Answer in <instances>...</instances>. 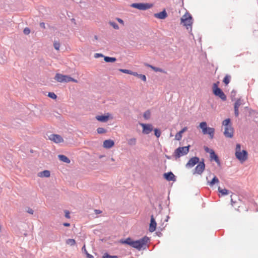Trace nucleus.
Instances as JSON below:
<instances>
[{"instance_id": "nucleus-3", "label": "nucleus", "mask_w": 258, "mask_h": 258, "mask_svg": "<svg viewBox=\"0 0 258 258\" xmlns=\"http://www.w3.org/2000/svg\"><path fill=\"white\" fill-rule=\"evenodd\" d=\"M235 156L241 162H243L247 159V152L245 150H241L239 144L236 145L235 149Z\"/></svg>"}, {"instance_id": "nucleus-50", "label": "nucleus", "mask_w": 258, "mask_h": 258, "mask_svg": "<svg viewBox=\"0 0 258 258\" xmlns=\"http://www.w3.org/2000/svg\"><path fill=\"white\" fill-rule=\"evenodd\" d=\"M94 212L96 214H99L102 213V211L99 210H95Z\"/></svg>"}, {"instance_id": "nucleus-43", "label": "nucleus", "mask_w": 258, "mask_h": 258, "mask_svg": "<svg viewBox=\"0 0 258 258\" xmlns=\"http://www.w3.org/2000/svg\"><path fill=\"white\" fill-rule=\"evenodd\" d=\"M27 212L32 215L34 213V211L32 209L29 208L27 210Z\"/></svg>"}, {"instance_id": "nucleus-51", "label": "nucleus", "mask_w": 258, "mask_h": 258, "mask_svg": "<svg viewBox=\"0 0 258 258\" xmlns=\"http://www.w3.org/2000/svg\"><path fill=\"white\" fill-rule=\"evenodd\" d=\"M86 255H87V257L88 258H93V256L91 255V254H90L89 253H88L87 251H86Z\"/></svg>"}, {"instance_id": "nucleus-29", "label": "nucleus", "mask_w": 258, "mask_h": 258, "mask_svg": "<svg viewBox=\"0 0 258 258\" xmlns=\"http://www.w3.org/2000/svg\"><path fill=\"white\" fill-rule=\"evenodd\" d=\"M66 243L67 244L72 246L76 244V241L74 239H69L67 240Z\"/></svg>"}, {"instance_id": "nucleus-54", "label": "nucleus", "mask_w": 258, "mask_h": 258, "mask_svg": "<svg viewBox=\"0 0 258 258\" xmlns=\"http://www.w3.org/2000/svg\"><path fill=\"white\" fill-rule=\"evenodd\" d=\"M41 27L44 28L45 27V24L44 23H40Z\"/></svg>"}, {"instance_id": "nucleus-4", "label": "nucleus", "mask_w": 258, "mask_h": 258, "mask_svg": "<svg viewBox=\"0 0 258 258\" xmlns=\"http://www.w3.org/2000/svg\"><path fill=\"white\" fill-rule=\"evenodd\" d=\"M199 127L202 130L204 135H209L211 139H213L214 137L215 129L213 127H208L207 123L205 121L202 122L199 124Z\"/></svg>"}, {"instance_id": "nucleus-24", "label": "nucleus", "mask_w": 258, "mask_h": 258, "mask_svg": "<svg viewBox=\"0 0 258 258\" xmlns=\"http://www.w3.org/2000/svg\"><path fill=\"white\" fill-rule=\"evenodd\" d=\"M146 66L148 67H149L150 68H151L153 71H154L155 72H161V73H165L163 70H162V69H160L159 68H157V67H153L150 64H146Z\"/></svg>"}, {"instance_id": "nucleus-21", "label": "nucleus", "mask_w": 258, "mask_h": 258, "mask_svg": "<svg viewBox=\"0 0 258 258\" xmlns=\"http://www.w3.org/2000/svg\"><path fill=\"white\" fill-rule=\"evenodd\" d=\"M210 158L211 159H213L217 163H220V161L218 159V157L217 155L215 154L214 151H210Z\"/></svg>"}, {"instance_id": "nucleus-39", "label": "nucleus", "mask_w": 258, "mask_h": 258, "mask_svg": "<svg viewBox=\"0 0 258 258\" xmlns=\"http://www.w3.org/2000/svg\"><path fill=\"white\" fill-rule=\"evenodd\" d=\"M48 96L53 99H55L57 97L56 95L54 93L49 92L48 94Z\"/></svg>"}, {"instance_id": "nucleus-17", "label": "nucleus", "mask_w": 258, "mask_h": 258, "mask_svg": "<svg viewBox=\"0 0 258 258\" xmlns=\"http://www.w3.org/2000/svg\"><path fill=\"white\" fill-rule=\"evenodd\" d=\"M114 145V142L112 140H106L103 142V146L104 148L109 149Z\"/></svg>"}, {"instance_id": "nucleus-38", "label": "nucleus", "mask_w": 258, "mask_h": 258, "mask_svg": "<svg viewBox=\"0 0 258 258\" xmlns=\"http://www.w3.org/2000/svg\"><path fill=\"white\" fill-rule=\"evenodd\" d=\"M155 132V135L157 137L159 138L161 136V132L157 128H155L154 130Z\"/></svg>"}, {"instance_id": "nucleus-30", "label": "nucleus", "mask_w": 258, "mask_h": 258, "mask_svg": "<svg viewBox=\"0 0 258 258\" xmlns=\"http://www.w3.org/2000/svg\"><path fill=\"white\" fill-rule=\"evenodd\" d=\"M109 24L110 26H111L114 29L118 30L119 29V27L117 24L114 22L110 21L109 22Z\"/></svg>"}, {"instance_id": "nucleus-23", "label": "nucleus", "mask_w": 258, "mask_h": 258, "mask_svg": "<svg viewBox=\"0 0 258 258\" xmlns=\"http://www.w3.org/2000/svg\"><path fill=\"white\" fill-rule=\"evenodd\" d=\"M58 157L59 160L61 161L67 163H70V160L67 156L63 155H59Z\"/></svg>"}, {"instance_id": "nucleus-27", "label": "nucleus", "mask_w": 258, "mask_h": 258, "mask_svg": "<svg viewBox=\"0 0 258 258\" xmlns=\"http://www.w3.org/2000/svg\"><path fill=\"white\" fill-rule=\"evenodd\" d=\"M218 191L222 194V195H227L229 194V191L226 189H221L220 187H218Z\"/></svg>"}, {"instance_id": "nucleus-7", "label": "nucleus", "mask_w": 258, "mask_h": 258, "mask_svg": "<svg viewBox=\"0 0 258 258\" xmlns=\"http://www.w3.org/2000/svg\"><path fill=\"white\" fill-rule=\"evenodd\" d=\"M190 146L178 147L174 152V156L176 159L180 158L181 156L186 155L189 152Z\"/></svg>"}, {"instance_id": "nucleus-19", "label": "nucleus", "mask_w": 258, "mask_h": 258, "mask_svg": "<svg viewBox=\"0 0 258 258\" xmlns=\"http://www.w3.org/2000/svg\"><path fill=\"white\" fill-rule=\"evenodd\" d=\"M164 178L168 181H175V176L171 172L166 173L164 174Z\"/></svg>"}, {"instance_id": "nucleus-46", "label": "nucleus", "mask_w": 258, "mask_h": 258, "mask_svg": "<svg viewBox=\"0 0 258 258\" xmlns=\"http://www.w3.org/2000/svg\"><path fill=\"white\" fill-rule=\"evenodd\" d=\"M187 130V127H184L181 131H180L179 132L182 135V134L184 132H185V131H186Z\"/></svg>"}, {"instance_id": "nucleus-9", "label": "nucleus", "mask_w": 258, "mask_h": 258, "mask_svg": "<svg viewBox=\"0 0 258 258\" xmlns=\"http://www.w3.org/2000/svg\"><path fill=\"white\" fill-rule=\"evenodd\" d=\"M231 205L234 207L237 211L240 212V208H244L245 211H247V209L245 207L244 203L240 200L238 199L237 201H233V199L231 198Z\"/></svg>"}, {"instance_id": "nucleus-31", "label": "nucleus", "mask_w": 258, "mask_h": 258, "mask_svg": "<svg viewBox=\"0 0 258 258\" xmlns=\"http://www.w3.org/2000/svg\"><path fill=\"white\" fill-rule=\"evenodd\" d=\"M242 104L241 100L239 99L236 100L234 104V108L238 109L239 107Z\"/></svg>"}, {"instance_id": "nucleus-33", "label": "nucleus", "mask_w": 258, "mask_h": 258, "mask_svg": "<svg viewBox=\"0 0 258 258\" xmlns=\"http://www.w3.org/2000/svg\"><path fill=\"white\" fill-rule=\"evenodd\" d=\"M97 132L98 134H103L106 132V130L103 127H98L97 129Z\"/></svg>"}, {"instance_id": "nucleus-13", "label": "nucleus", "mask_w": 258, "mask_h": 258, "mask_svg": "<svg viewBox=\"0 0 258 258\" xmlns=\"http://www.w3.org/2000/svg\"><path fill=\"white\" fill-rule=\"evenodd\" d=\"M96 119L102 122H107L109 118L112 119V117L111 116V114L109 113L106 114V115H97L95 117Z\"/></svg>"}, {"instance_id": "nucleus-55", "label": "nucleus", "mask_w": 258, "mask_h": 258, "mask_svg": "<svg viewBox=\"0 0 258 258\" xmlns=\"http://www.w3.org/2000/svg\"><path fill=\"white\" fill-rule=\"evenodd\" d=\"M111 160L112 161H114V159L113 158H111Z\"/></svg>"}, {"instance_id": "nucleus-42", "label": "nucleus", "mask_w": 258, "mask_h": 258, "mask_svg": "<svg viewBox=\"0 0 258 258\" xmlns=\"http://www.w3.org/2000/svg\"><path fill=\"white\" fill-rule=\"evenodd\" d=\"M94 57L95 58H98V57H104V55L101 54V53H96L94 54Z\"/></svg>"}, {"instance_id": "nucleus-10", "label": "nucleus", "mask_w": 258, "mask_h": 258, "mask_svg": "<svg viewBox=\"0 0 258 258\" xmlns=\"http://www.w3.org/2000/svg\"><path fill=\"white\" fill-rule=\"evenodd\" d=\"M213 90L214 95L219 97L222 100H225L226 99V95L224 94L222 90L218 87L217 84H214Z\"/></svg>"}, {"instance_id": "nucleus-52", "label": "nucleus", "mask_w": 258, "mask_h": 258, "mask_svg": "<svg viewBox=\"0 0 258 258\" xmlns=\"http://www.w3.org/2000/svg\"><path fill=\"white\" fill-rule=\"evenodd\" d=\"M63 226H66V227H69L70 226V224L69 223H64L63 224Z\"/></svg>"}, {"instance_id": "nucleus-53", "label": "nucleus", "mask_w": 258, "mask_h": 258, "mask_svg": "<svg viewBox=\"0 0 258 258\" xmlns=\"http://www.w3.org/2000/svg\"><path fill=\"white\" fill-rule=\"evenodd\" d=\"M82 250L85 252V253H86V251H87L86 249V247H85V245H84L83 248H82Z\"/></svg>"}, {"instance_id": "nucleus-15", "label": "nucleus", "mask_w": 258, "mask_h": 258, "mask_svg": "<svg viewBox=\"0 0 258 258\" xmlns=\"http://www.w3.org/2000/svg\"><path fill=\"white\" fill-rule=\"evenodd\" d=\"M205 164L204 162H199L198 165L195 168V173H197L199 174H202L203 171L205 169Z\"/></svg>"}, {"instance_id": "nucleus-16", "label": "nucleus", "mask_w": 258, "mask_h": 258, "mask_svg": "<svg viewBox=\"0 0 258 258\" xmlns=\"http://www.w3.org/2000/svg\"><path fill=\"white\" fill-rule=\"evenodd\" d=\"M156 226H157V223L155 221V220L154 218L153 217V216H152L151 217V221H150V223L149 225V230L150 231V232H153L155 231L156 229Z\"/></svg>"}, {"instance_id": "nucleus-20", "label": "nucleus", "mask_w": 258, "mask_h": 258, "mask_svg": "<svg viewBox=\"0 0 258 258\" xmlns=\"http://www.w3.org/2000/svg\"><path fill=\"white\" fill-rule=\"evenodd\" d=\"M50 176V171L47 170L40 172L38 173V176L40 177H49Z\"/></svg>"}, {"instance_id": "nucleus-34", "label": "nucleus", "mask_w": 258, "mask_h": 258, "mask_svg": "<svg viewBox=\"0 0 258 258\" xmlns=\"http://www.w3.org/2000/svg\"><path fill=\"white\" fill-rule=\"evenodd\" d=\"M102 258H118L116 255H110L108 253H104Z\"/></svg>"}, {"instance_id": "nucleus-5", "label": "nucleus", "mask_w": 258, "mask_h": 258, "mask_svg": "<svg viewBox=\"0 0 258 258\" xmlns=\"http://www.w3.org/2000/svg\"><path fill=\"white\" fill-rule=\"evenodd\" d=\"M181 23L186 27L187 29L191 28L192 24V18L189 13H185L181 18Z\"/></svg>"}, {"instance_id": "nucleus-12", "label": "nucleus", "mask_w": 258, "mask_h": 258, "mask_svg": "<svg viewBox=\"0 0 258 258\" xmlns=\"http://www.w3.org/2000/svg\"><path fill=\"white\" fill-rule=\"evenodd\" d=\"M49 139L55 143H60L63 142V138L59 135L52 134L49 136Z\"/></svg>"}, {"instance_id": "nucleus-36", "label": "nucleus", "mask_w": 258, "mask_h": 258, "mask_svg": "<svg viewBox=\"0 0 258 258\" xmlns=\"http://www.w3.org/2000/svg\"><path fill=\"white\" fill-rule=\"evenodd\" d=\"M119 71L122 73L127 74H130V75H131V73L132 72V71L129 70L122 69H119Z\"/></svg>"}, {"instance_id": "nucleus-25", "label": "nucleus", "mask_w": 258, "mask_h": 258, "mask_svg": "<svg viewBox=\"0 0 258 258\" xmlns=\"http://www.w3.org/2000/svg\"><path fill=\"white\" fill-rule=\"evenodd\" d=\"M104 60L105 61L107 62H115L116 60V58L115 57H111L108 56H104Z\"/></svg>"}, {"instance_id": "nucleus-14", "label": "nucleus", "mask_w": 258, "mask_h": 258, "mask_svg": "<svg viewBox=\"0 0 258 258\" xmlns=\"http://www.w3.org/2000/svg\"><path fill=\"white\" fill-rule=\"evenodd\" d=\"M199 162V158L197 157H194L190 158L188 162L186 164V167L187 168H191L194 167L197 163Z\"/></svg>"}, {"instance_id": "nucleus-2", "label": "nucleus", "mask_w": 258, "mask_h": 258, "mask_svg": "<svg viewBox=\"0 0 258 258\" xmlns=\"http://www.w3.org/2000/svg\"><path fill=\"white\" fill-rule=\"evenodd\" d=\"M224 126V135L226 138H231L233 136L234 130L230 124V119L227 118L223 121Z\"/></svg>"}, {"instance_id": "nucleus-28", "label": "nucleus", "mask_w": 258, "mask_h": 258, "mask_svg": "<svg viewBox=\"0 0 258 258\" xmlns=\"http://www.w3.org/2000/svg\"><path fill=\"white\" fill-rule=\"evenodd\" d=\"M231 79V77L229 75H226L223 79V82L226 85H228Z\"/></svg>"}, {"instance_id": "nucleus-49", "label": "nucleus", "mask_w": 258, "mask_h": 258, "mask_svg": "<svg viewBox=\"0 0 258 258\" xmlns=\"http://www.w3.org/2000/svg\"><path fill=\"white\" fill-rule=\"evenodd\" d=\"M131 75H133V76H137V77H139V75L140 74H138L137 72H132H132H131Z\"/></svg>"}, {"instance_id": "nucleus-35", "label": "nucleus", "mask_w": 258, "mask_h": 258, "mask_svg": "<svg viewBox=\"0 0 258 258\" xmlns=\"http://www.w3.org/2000/svg\"><path fill=\"white\" fill-rule=\"evenodd\" d=\"M182 135L179 133L178 132L175 136V139L177 141H180L182 138Z\"/></svg>"}, {"instance_id": "nucleus-41", "label": "nucleus", "mask_w": 258, "mask_h": 258, "mask_svg": "<svg viewBox=\"0 0 258 258\" xmlns=\"http://www.w3.org/2000/svg\"><path fill=\"white\" fill-rule=\"evenodd\" d=\"M23 32L25 34L28 35L30 33V30L28 28H25Z\"/></svg>"}, {"instance_id": "nucleus-40", "label": "nucleus", "mask_w": 258, "mask_h": 258, "mask_svg": "<svg viewBox=\"0 0 258 258\" xmlns=\"http://www.w3.org/2000/svg\"><path fill=\"white\" fill-rule=\"evenodd\" d=\"M138 78H139L140 79H141L142 80H143L144 82H146V77L145 75H142V74H140L139 75V77Z\"/></svg>"}, {"instance_id": "nucleus-26", "label": "nucleus", "mask_w": 258, "mask_h": 258, "mask_svg": "<svg viewBox=\"0 0 258 258\" xmlns=\"http://www.w3.org/2000/svg\"><path fill=\"white\" fill-rule=\"evenodd\" d=\"M136 139L133 138L127 140V144L130 146H135L136 144Z\"/></svg>"}, {"instance_id": "nucleus-47", "label": "nucleus", "mask_w": 258, "mask_h": 258, "mask_svg": "<svg viewBox=\"0 0 258 258\" xmlns=\"http://www.w3.org/2000/svg\"><path fill=\"white\" fill-rule=\"evenodd\" d=\"M204 149L205 150V151L207 153H209L210 154V151H213V150L212 149H209L208 147H204Z\"/></svg>"}, {"instance_id": "nucleus-1", "label": "nucleus", "mask_w": 258, "mask_h": 258, "mask_svg": "<svg viewBox=\"0 0 258 258\" xmlns=\"http://www.w3.org/2000/svg\"><path fill=\"white\" fill-rule=\"evenodd\" d=\"M148 240L149 238L146 236L135 241L128 237L125 240L121 241V243L128 244L134 248L140 250L142 248L146 245Z\"/></svg>"}, {"instance_id": "nucleus-22", "label": "nucleus", "mask_w": 258, "mask_h": 258, "mask_svg": "<svg viewBox=\"0 0 258 258\" xmlns=\"http://www.w3.org/2000/svg\"><path fill=\"white\" fill-rule=\"evenodd\" d=\"M219 182V180L216 176H214V177L213 178L212 180L211 181L208 182V184L210 186H213L215 184H218Z\"/></svg>"}, {"instance_id": "nucleus-45", "label": "nucleus", "mask_w": 258, "mask_h": 258, "mask_svg": "<svg viewBox=\"0 0 258 258\" xmlns=\"http://www.w3.org/2000/svg\"><path fill=\"white\" fill-rule=\"evenodd\" d=\"M116 20H117V21H118L120 24H122V25H124V22H123V21L122 19H120V18H117L116 19Z\"/></svg>"}, {"instance_id": "nucleus-37", "label": "nucleus", "mask_w": 258, "mask_h": 258, "mask_svg": "<svg viewBox=\"0 0 258 258\" xmlns=\"http://www.w3.org/2000/svg\"><path fill=\"white\" fill-rule=\"evenodd\" d=\"M53 45H54V48L56 50H58L59 49L60 44H59V43L58 42L55 41L54 42Z\"/></svg>"}, {"instance_id": "nucleus-32", "label": "nucleus", "mask_w": 258, "mask_h": 258, "mask_svg": "<svg viewBox=\"0 0 258 258\" xmlns=\"http://www.w3.org/2000/svg\"><path fill=\"white\" fill-rule=\"evenodd\" d=\"M150 112L147 110L144 112L143 116L146 119H148L150 117Z\"/></svg>"}, {"instance_id": "nucleus-44", "label": "nucleus", "mask_w": 258, "mask_h": 258, "mask_svg": "<svg viewBox=\"0 0 258 258\" xmlns=\"http://www.w3.org/2000/svg\"><path fill=\"white\" fill-rule=\"evenodd\" d=\"M65 217L67 218H70V212L69 211H65Z\"/></svg>"}, {"instance_id": "nucleus-11", "label": "nucleus", "mask_w": 258, "mask_h": 258, "mask_svg": "<svg viewBox=\"0 0 258 258\" xmlns=\"http://www.w3.org/2000/svg\"><path fill=\"white\" fill-rule=\"evenodd\" d=\"M140 124L142 127V133L144 134H149L153 130V126L151 124L141 123Z\"/></svg>"}, {"instance_id": "nucleus-6", "label": "nucleus", "mask_w": 258, "mask_h": 258, "mask_svg": "<svg viewBox=\"0 0 258 258\" xmlns=\"http://www.w3.org/2000/svg\"><path fill=\"white\" fill-rule=\"evenodd\" d=\"M55 79L58 82L60 83H67L69 82H74L75 83H77L78 81L76 79H73V78L67 76V75H63L61 74H56L55 76Z\"/></svg>"}, {"instance_id": "nucleus-48", "label": "nucleus", "mask_w": 258, "mask_h": 258, "mask_svg": "<svg viewBox=\"0 0 258 258\" xmlns=\"http://www.w3.org/2000/svg\"><path fill=\"white\" fill-rule=\"evenodd\" d=\"M234 113L236 116H238L239 115L238 109L234 108Z\"/></svg>"}, {"instance_id": "nucleus-18", "label": "nucleus", "mask_w": 258, "mask_h": 258, "mask_svg": "<svg viewBox=\"0 0 258 258\" xmlns=\"http://www.w3.org/2000/svg\"><path fill=\"white\" fill-rule=\"evenodd\" d=\"M154 17L158 19H164L167 17V13L166 12V11L163 10L161 12L155 14Z\"/></svg>"}, {"instance_id": "nucleus-8", "label": "nucleus", "mask_w": 258, "mask_h": 258, "mask_svg": "<svg viewBox=\"0 0 258 258\" xmlns=\"http://www.w3.org/2000/svg\"><path fill=\"white\" fill-rule=\"evenodd\" d=\"M131 6L140 10H146L151 8L153 5L149 3H133Z\"/></svg>"}]
</instances>
